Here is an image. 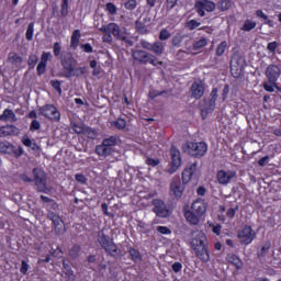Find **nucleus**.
<instances>
[{
  "mask_svg": "<svg viewBox=\"0 0 281 281\" xmlns=\"http://www.w3.org/2000/svg\"><path fill=\"white\" fill-rule=\"evenodd\" d=\"M60 65L63 67L61 76L64 78H79L87 74V67H77L78 60L74 58V55L69 52H64L60 56Z\"/></svg>",
  "mask_w": 281,
  "mask_h": 281,
  "instance_id": "nucleus-1",
  "label": "nucleus"
},
{
  "mask_svg": "<svg viewBox=\"0 0 281 281\" xmlns=\"http://www.w3.org/2000/svg\"><path fill=\"white\" fill-rule=\"evenodd\" d=\"M191 249L201 262H210V244L207 236L203 232H199L191 240Z\"/></svg>",
  "mask_w": 281,
  "mask_h": 281,
  "instance_id": "nucleus-2",
  "label": "nucleus"
},
{
  "mask_svg": "<svg viewBox=\"0 0 281 281\" xmlns=\"http://www.w3.org/2000/svg\"><path fill=\"white\" fill-rule=\"evenodd\" d=\"M99 32H102L104 35L102 37L103 43H113V36L116 41H123L124 43H131V40H128L127 36H125L124 33H122V29H120V25L116 23H109L108 25H103L99 29ZM113 36H112V35Z\"/></svg>",
  "mask_w": 281,
  "mask_h": 281,
  "instance_id": "nucleus-3",
  "label": "nucleus"
},
{
  "mask_svg": "<svg viewBox=\"0 0 281 281\" xmlns=\"http://www.w3.org/2000/svg\"><path fill=\"white\" fill-rule=\"evenodd\" d=\"M32 175L37 192L49 194L52 188L47 186V173L43 169L36 167L33 169Z\"/></svg>",
  "mask_w": 281,
  "mask_h": 281,
  "instance_id": "nucleus-4",
  "label": "nucleus"
},
{
  "mask_svg": "<svg viewBox=\"0 0 281 281\" xmlns=\"http://www.w3.org/2000/svg\"><path fill=\"white\" fill-rule=\"evenodd\" d=\"M218 98V89L214 88L211 91L210 99H204L200 102V111L202 115V120H205L210 113L216 109V100Z\"/></svg>",
  "mask_w": 281,
  "mask_h": 281,
  "instance_id": "nucleus-5",
  "label": "nucleus"
},
{
  "mask_svg": "<svg viewBox=\"0 0 281 281\" xmlns=\"http://www.w3.org/2000/svg\"><path fill=\"white\" fill-rule=\"evenodd\" d=\"M182 150L191 157H203L207 153V145L205 143L188 142L182 145Z\"/></svg>",
  "mask_w": 281,
  "mask_h": 281,
  "instance_id": "nucleus-6",
  "label": "nucleus"
},
{
  "mask_svg": "<svg viewBox=\"0 0 281 281\" xmlns=\"http://www.w3.org/2000/svg\"><path fill=\"white\" fill-rule=\"evenodd\" d=\"M98 243L109 254V256H115L117 255V245L113 243V239L104 234V231L98 232L97 237Z\"/></svg>",
  "mask_w": 281,
  "mask_h": 281,
  "instance_id": "nucleus-7",
  "label": "nucleus"
},
{
  "mask_svg": "<svg viewBox=\"0 0 281 281\" xmlns=\"http://www.w3.org/2000/svg\"><path fill=\"white\" fill-rule=\"evenodd\" d=\"M134 60H137L142 65H153L157 67V65H164V61H157V57L148 52L145 50H135L133 53Z\"/></svg>",
  "mask_w": 281,
  "mask_h": 281,
  "instance_id": "nucleus-8",
  "label": "nucleus"
},
{
  "mask_svg": "<svg viewBox=\"0 0 281 281\" xmlns=\"http://www.w3.org/2000/svg\"><path fill=\"white\" fill-rule=\"evenodd\" d=\"M184 190L186 184L181 182V178L179 176L173 177L169 188L170 196H175V199H181V196H183Z\"/></svg>",
  "mask_w": 281,
  "mask_h": 281,
  "instance_id": "nucleus-9",
  "label": "nucleus"
},
{
  "mask_svg": "<svg viewBox=\"0 0 281 281\" xmlns=\"http://www.w3.org/2000/svg\"><path fill=\"white\" fill-rule=\"evenodd\" d=\"M170 155L171 166L167 170V172H169V175H175V172L181 167V151L175 145H172L170 149Z\"/></svg>",
  "mask_w": 281,
  "mask_h": 281,
  "instance_id": "nucleus-10",
  "label": "nucleus"
},
{
  "mask_svg": "<svg viewBox=\"0 0 281 281\" xmlns=\"http://www.w3.org/2000/svg\"><path fill=\"white\" fill-rule=\"evenodd\" d=\"M0 153L21 157L23 155V147H15L10 142H0Z\"/></svg>",
  "mask_w": 281,
  "mask_h": 281,
  "instance_id": "nucleus-11",
  "label": "nucleus"
},
{
  "mask_svg": "<svg viewBox=\"0 0 281 281\" xmlns=\"http://www.w3.org/2000/svg\"><path fill=\"white\" fill-rule=\"evenodd\" d=\"M41 115H44V117H47L48 120H52L53 122H58L60 120V112H58V109L52 104H46L40 109Z\"/></svg>",
  "mask_w": 281,
  "mask_h": 281,
  "instance_id": "nucleus-12",
  "label": "nucleus"
},
{
  "mask_svg": "<svg viewBox=\"0 0 281 281\" xmlns=\"http://www.w3.org/2000/svg\"><path fill=\"white\" fill-rule=\"evenodd\" d=\"M190 91L191 98H194L195 100H201L202 95L205 94V83H203L201 80L194 81L191 85Z\"/></svg>",
  "mask_w": 281,
  "mask_h": 281,
  "instance_id": "nucleus-13",
  "label": "nucleus"
},
{
  "mask_svg": "<svg viewBox=\"0 0 281 281\" xmlns=\"http://www.w3.org/2000/svg\"><path fill=\"white\" fill-rule=\"evenodd\" d=\"M281 69L278 65H269L266 68V77L270 82H278L280 80Z\"/></svg>",
  "mask_w": 281,
  "mask_h": 281,
  "instance_id": "nucleus-14",
  "label": "nucleus"
},
{
  "mask_svg": "<svg viewBox=\"0 0 281 281\" xmlns=\"http://www.w3.org/2000/svg\"><path fill=\"white\" fill-rule=\"evenodd\" d=\"M252 232L251 226H245L238 232L237 237L239 238L241 245H249L254 240Z\"/></svg>",
  "mask_w": 281,
  "mask_h": 281,
  "instance_id": "nucleus-15",
  "label": "nucleus"
},
{
  "mask_svg": "<svg viewBox=\"0 0 281 281\" xmlns=\"http://www.w3.org/2000/svg\"><path fill=\"white\" fill-rule=\"evenodd\" d=\"M236 177V172L234 171H225V170H220L217 172V181L222 186H227L232 179Z\"/></svg>",
  "mask_w": 281,
  "mask_h": 281,
  "instance_id": "nucleus-16",
  "label": "nucleus"
},
{
  "mask_svg": "<svg viewBox=\"0 0 281 281\" xmlns=\"http://www.w3.org/2000/svg\"><path fill=\"white\" fill-rule=\"evenodd\" d=\"M196 172V162H193L189 165L183 171H182V183L183 186H187V183H190V180L192 179V176Z\"/></svg>",
  "mask_w": 281,
  "mask_h": 281,
  "instance_id": "nucleus-17",
  "label": "nucleus"
},
{
  "mask_svg": "<svg viewBox=\"0 0 281 281\" xmlns=\"http://www.w3.org/2000/svg\"><path fill=\"white\" fill-rule=\"evenodd\" d=\"M191 211L195 212L199 216H202L207 211V205L203 199L195 200L191 205Z\"/></svg>",
  "mask_w": 281,
  "mask_h": 281,
  "instance_id": "nucleus-18",
  "label": "nucleus"
},
{
  "mask_svg": "<svg viewBox=\"0 0 281 281\" xmlns=\"http://www.w3.org/2000/svg\"><path fill=\"white\" fill-rule=\"evenodd\" d=\"M21 133V130L14 125H7L0 127V137H8L10 135L16 136Z\"/></svg>",
  "mask_w": 281,
  "mask_h": 281,
  "instance_id": "nucleus-19",
  "label": "nucleus"
},
{
  "mask_svg": "<svg viewBox=\"0 0 281 281\" xmlns=\"http://www.w3.org/2000/svg\"><path fill=\"white\" fill-rule=\"evenodd\" d=\"M154 212L160 218H168V216H170V210L166 209V204H164V202H158L154 207Z\"/></svg>",
  "mask_w": 281,
  "mask_h": 281,
  "instance_id": "nucleus-20",
  "label": "nucleus"
},
{
  "mask_svg": "<svg viewBox=\"0 0 281 281\" xmlns=\"http://www.w3.org/2000/svg\"><path fill=\"white\" fill-rule=\"evenodd\" d=\"M63 272L65 273L67 281H76V273H74L71 266H69L66 260L63 261Z\"/></svg>",
  "mask_w": 281,
  "mask_h": 281,
  "instance_id": "nucleus-21",
  "label": "nucleus"
},
{
  "mask_svg": "<svg viewBox=\"0 0 281 281\" xmlns=\"http://www.w3.org/2000/svg\"><path fill=\"white\" fill-rule=\"evenodd\" d=\"M95 153L99 157H109V155H113V148L108 147L102 143L95 147Z\"/></svg>",
  "mask_w": 281,
  "mask_h": 281,
  "instance_id": "nucleus-22",
  "label": "nucleus"
},
{
  "mask_svg": "<svg viewBox=\"0 0 281 281\" xmlns=\"http://www.w3.org/2000/svg\"><path fill=\"white\" fill-rule=\"evenodd\" d=\"M184 216L191 225H199V221H201V215L196 214L194 211H187Z\"/></svg>",
  "mask_w": 281,
  "mask_h": 281,
  "instance_id": "nucleus-23",
  "label": "nucleus"
},
{
  "mask_svg": "<svg viewBox=\"0 0 281 281\" xmlns=\"http://www.w3.org/2000/svg\"><path fill=\"white\" fill-rule=\"evenodd\" d=\"M195 8H204L206 12H214V10H216V3L207 0H201L195 4Z\"/></svg>",
  "mask_w": 281,
  "mask_h": 281,
  "instance_id": "nucleus-24",
  "label": "nucleus"
},
{
  "mask_svg": "<svg viewBox=\"0 0 281 281\" xmlns=\"http://www.w3.org/2000/svg\"><path fill=\"white\" fill-rule=\"evenodd\" d=\"M11 120V122H16V114L10 109H5L3 113L0 115V122H8Z\"/></svg>",
  "mask_w": 281,
  "mask_h": 281,
  "instance_id": "nucleus-25",
  "label": "nucleus"
},
{
  "mask_svg": "<svg viewBox=\"0 0 281 281\" xmlns=\"http://www.w3.org/2000/svg\"><path fill=\"white\" fill-rule=\"evenodd\" d=\"M8 63H10V65H15L16 67H19V65L23 64V57H21V55L16 53H9Z\"/></svg>",
  "mask_w": 281,
  "mask_h": 281,
  "instance_id": "nucleus-26",
  "label": "nucleus"
},
{
  "mask_svg": "<svg viewBox=\"0 0 281 281\" xmlns=\"http://www.w3.org/2000/svg\"><path fill=\"white\" fill-rule=\"evenodd\" d=\"M226 260L231 265H234V267H236V269H238V270L243 269V261H240V258H238V256H236V255H228L226 257Z\"/></svg>",
  "mask_w": 281,
  "mask_h": 281,
  "instance_id": "nucleus-27",
  "label": "nucleus"
},
{
  "mask_svg": "<svg viewBox=\"0 0 281 281\" xmlns=\"http://www.w3.org/2000/svg\"><path fill=\"white\" fill-rule=\"evenodd\" d=\"M80 30H75L72 35H71V41H70V47L72 49H77L78 48V43H80Z\"/></svg>",
  "mask_w": 281,
  "mask_h": 281,
  "instance_id": "nucleus-28",
  "label": "nucleus"
},
{
  "mask_svg": "<svg viewBox=\"0 0 281 281\" xmlns=\"http://www.w3.org/2000/svg\"><path fill=\"white\" fill-rule=\"evenodd\" d=\"M256 16H258V19H262L265 21V25H268L269 27H274L273 20H269V15L265 14L262 10H257Z\"/></svg>",
  "mask_w": 281,
  "mask_h": 281,
  "instance_id": "nucleus-29",
  "label": "nucleus"
},
{
  "mask_svg": "<svg viewBox=\"0 0 281 281\" xmlns=\"http://www.w3.org/2000/svg\"><path fill=\"white\" fill-rule=\"evenodd\" d=\"M232 5H234L232 0H221L217 2V10H221V12H227Z\"/></svg>",
  "mask_w": 281,
  "mask_h": 281,
  "instance_id": "nucleus-30",
  "label": "nucleus"
},
{
  "mask_svg": "<svg viewBox=\"0 0 281 281\" xmlns=\"http://www.w3.org/2000/svg\"><path fill=\"white\" fill-rule=\"evenodd\" d=\"M22 144H24V146H26L27 148H31V150H41V147H38V145L30 139V137L27 136H24L22 138Z\"/></svg>",
  "mask_w": 281,
  "mask_h": 281,
  "instance_id": "nucleus-31",
  "label": "nucleus"
},
{
  "mask_svg": "<svg viewBox=\"0 0 281 281\" xmlns=\"http://www.w3.org/2000/svg\"><path fill=\"white\" fill-rule=\"evenodd\" d=\"M231 66L239 67L240 69H245V59L243 57L236 55L232 58Z\"/></svg>",
  "mask_w": 281,
  "mask_h": 281,
  "instance_id": "nucleus-32",
  "label": "nucleus"
},
{
  "mask_svg": "<svg viewBox=\"0 0 281 281\" xmlns=\"http://www.w3.org/2000/svg\"><path fill=\"white\" fill-rule=\"evenodd\" d=\"M135 30L138 34H148V25L144 24V22H140L139 20H136L135 22Z\"/></svg>",
  "mask_w": 281,
  "mask_h": 281,
  "instance_id": "nucleus-33",
  "label": "nucleus"
},
{
  "mask_svg": "<svg viewBox=\"0 0 281 281\" xmlns=\"http://www.w3.org/2000/svg\"><path fill=\"white\" fill-rule=\"evenodd\" d=\"M151 52L156 56H161V54H164V43L161 42L154 43L151 46Z\"/></svg>",
  "mask_w": 281,
  "mask_h": 281,
  "instance_id": "nucleus-34",
  "label": "nucleus"
},
{
  "mask_svg": "<svg viewBox=\"0 0 281 281\" xmlns=\"http://www.w3.org/2000/svg\"><path fill=\"white\" fill-rule=\"evenodd\" d=\"M81 249L82 248L80 247V245L78 244L74 245L72 248L69 250L70 258H72V260H76V258L80 256Z\"/></svg>",
  "mask_w": 281,
  "mask_h": 281,
  "instance_id": "nucleus-35",
  "label": "nucleus"
},
{
  "mask_svg": "<svg viewBox=\"0 0 281 281\" xmlns=\"http://www.w3.org/2000/svg\"><path fill=\"white\" fill-rule=\"evenodd\" d=\"M205 45H207V38L201 37L198 42L193 43L192 47L194 52H199V49H202Z\"/></svg>",
  "mask_w": 281,
  "mask_h": 281,
  "instance_id": "nucleus-36",
  "label": "nucleus"
},
{
  "mask_svg": "<svg viewBox=\"0 0 281 281\" xmlns=\"http://www.w3.org/2000/svg\"><path fill=\"white\" fill-rule=\"evenodd\" d=\"M130 256L134 262H142V254H139V250L131 248Z\"/></svg>",
  "mask_w": 281,
  "mask_h": 281,
  "instance_id": "nucleus-37",
  "label": "nucleus"
},
{
  "mask_svg": "<svg viewBox=\"0 0 281 281\" xmlns=\"http://www.w3.org/2000/svg\"><path fill=\"white\" fill-rule=\"evenodd\" d=\"M256 25H257L256 22H254L251 20H246L244 22V25H243L241 30L244 32H251V30L256 29Z\"/></svg>",
  "mask_w": 281,
  "mask_h": 281,
  "instance_id": "nucleus-38",
  "label": "nucleus"
},
{
  "mask_svg": "<svg viewBox=\"0 0 281 281\" xmlns=\"http://www.w3.org/2000/svg\"><path fill=\"white\" fill-rule=\"evenodd\" d=\"M102 144L111 148V146H115L117 144V136H110L109 138H104Z\"/></svg>",
  "mask_w": 281,
  "mask_h": 281,
  "instance_id": "nucleus-39",
  "label": "nucleus"
},
{
  "mask_svg": "<svg viewBox=\"0 0 281 281\" xmlns=\"http://www.w3.org/2000/svg\"><path fill=\"white\" fill-rule=\"evenodd\" d=\"M60 52H63V46H60V43L56 42L53 46V54L55 58H58L59 60L60 56H63V53L60 54Z\"/></svg>",
  "mask_w": 281,
  "mask_h": 281,
  "instance_id": "nucleus-40",
  "label": "nucleus"
},
{
  "mask_svg": "<svg viewBox=\"0 0 281 281\" xmlns=\"http://www.w3.org/2000/svg\"><path fill=\"white\" fill-rule=\"evenodd\" d=\"M61 16H67L69 14V0H61V9H60Z\"/></svg>",
  "mask_w": 281,
  "mask_h": 281,
  "instance_id": "nucleus-41",
  "label": "nucleus"
},
{
  "mask_svg": "<svg viewBox=\"0 0 281 281\" xmlns=\"http://www.w3.org/2000/svg\"><path fill=\"white\" fill-rule=\"evenodd\" d=\"M83 135H87L89 139H95L98 137V133L91 127H85Z\"/></svg>",
  "mask_w": 281,
  "mask_h": 281,
  "instance_id": "nucleus-42",
  "label": "nucleus"
},
{
  "mask_svg": "<svg viewBox=\"0 0 281 281\" xmlns=\"http://www.w3.org/2000/svg\"><path fill=\"white\" fill-rule=\"evenodd\" d=\"M37 63H38V56L31 54L27 59V65H29L30 69H34V67H36Z\"/></svg>",
  "mask_w": 281,
  "mask_h": 281,
  "instance_id": "nucleus-43",
  "label": "nucleus"
},
{
  "mask_svg": "<svg viewBox=\"0 0 281 281\" xmlns=\"http://www.w3.org/2000/svg\"><path fill=\"white\" fill-rule=\"evenodd\" d=\"M243 71H245V68H239L236 66H231V74L235 78H240L243 76Z\"/></svg>",
  "mask_w": 281,
  "mask_h": 281,
  "instance_id": "nucleus-44",
  "label": "nucleus"
},
{
  "mask_svg": "<svg viewBox=\"0 0 281 281\" xmlns=\"http://www.w3.org/2000/svg\"><path fill=\"white\" fill-rule=\"evenodd\" d=\"M186 38V35L177 34L176 36L172 37V45L173 47H179L181 43H183V40Z\"/></svg>",
  "mask_w": 281,
  "mask_h": 281,
  "instance_id": "nucleus-45",
  "label": "nucleus"
},
{
  "mask_svg": "<svg viewBox=\"0 0 281 281\" xmlns=\"http://www.w3.org/2000/svg\"><path fill=\"white\" fill-rule=\"evenodd\" d=\"M269 249H271V244L262 246V248L257 252L258 258H265L267 254H269Z\"/></svg>",
  "mask_w": 281,
  "mask_h": 281,
  "instance_id": "nucleus-46",
  "label": "nucleus"
},
{
  "mask_svg": "<svg viewBox=\"0 0 281 281\" xmlns=\"http://www.w3.org/2000/svg\"><path fill=\"white\" fill-rule=\"evenodd\" d=\"M26 41H32L34 38V22H31L26 30Z\"/></svg>",
  "mask_w": 281,
  "mask_h": 281,
  "instance_id": "nucleus-47",
  "label": "nucleus"
},
{
  "mask_svg": "<svg viewBox=\"0 0 281 281\" xmlns=\"http://www.w3.org/2000/svg\"><path fill=\"white\" fill-rule=\"evenodd\" d=\"M277 82H270L266 81L263 82V89L265 91H268V93H273L276 91Z\"/></svg>",
  "mask_w": 281,
  "mask_h": 281,
  "instance_id": "nucleus-48",
  "label": "nucleus"
},
{
  "mask_svg": "<svg viewBox=\"0 0 281 281\" xmlns=\"http://www.w3.org/2000/svg\"><path fill=\"white\" fill-rule=\"evenodd\" d=\"M112 126H115V128H119V131H122V128H126V120L119 119L112 123Z\"/></svg>",
  "mask_w": 281,
  "mask_h": 281,
  "instance_id": "nucleus-49",
  "label": "nucleus"
},
{
  "mask_svg": "<svg viewBox=\"0 0 281 281\" xmlns=\"http://www.w3.org/2000/svg\"><path fill=\"white\" fill-rule=\"evenodd\" d=\"M137 8V0H125L124 9L125 10H135Z\"/></svg>",
  "mask_w": 281,
  "mask_h": 281,
  "instance_id": "nucleus-50",
  "label": "nucleus"
},
{
  "mask_svg": "<svg viewBox=\"0 0 281 281\" xmlns=\"http://www.w3.org/2000/svg\"><path fill=\"white\" fill-rule=\"evenodd\" d=\"M225 49H227V42H222L216 48V56H223L225 54Z\"/></svg>",
  "mask_w": 281,
  "mask_h": 281,
  "instance_id": "nucleus-51",
  "label": "nucleus"
},
{
  "mask_svg": "<svg viewBox=\"0 0 281 281\" xmlns=\"http://www.w3.org/2000/svg\"><path fill=\"white\" fill-rule=\"evenodd\" d=\"M187 27L191 31L196 30V27H201V22L196 20H190L189 22H187Z\"/></svg>",
  "mask_w": 281,
  "mask_h": 281,
  "instance_id": "nucleus-52",
  "label": "nucleus"
},
{
  "mask_svg": "<svg viewBox=\"0 0 281 281\" xmlns=\"http://www.w3.org/2000/svg\"><path fill=\"white\" fill-rule=\"evenodd\" d=\"M46 69H47V64L40 61V64L37 65V76H43Z\"/></svg>",
  "mask_w": 281,
  "mask_h": 281,
  "instance_id": "nucleus-53",
  "label": "nucleus"
},
{
  "mask_svg": "<svg viewBox=\"0 0 281 281\" xmlns=\"http://www.w3.org/2000/svg\"><path fill=\"white\" fill-rule=\"evenodd\" d=\"M46 207L48 210V212H56V210H58V203H56V201L50 200V202H48V204H46Z\"/></svg>",
  "mask_w": 281,
  "mask_h": 281,
  "instance_id": "nucleus-54",
  "label": "nucleus"
},
{
  "mask_svg": "<svg viewBox=\"0 0 281 281\" xmlns=\"http://www.w3.org/2000/svg\"><path fill=\"white\" fill-rule=\"evenodd\" d=\"M50 85L53 89L59 93V95L63 93V88H60V82L58 80H52Z\"/></svg>",
  "mask_w": 281,
  "mask_h": 281,
  "instance_id": "nucleus-55",
  "label": "nucleus"
},
{
  "mask_svg": "<svg viewBox=\"0 0 281 281\" xmlns=\"http://www.w3.org/2000/svg\"><path fill=\"white\" fill-rule=\"evenodd\" d=\"M280 47V44L278 42H271L268 44L267 49L268 52H271V54H276V49Z\"/></svg>",
  "mask_w": 281,
  "mask_h": 281,
  "instance_id": "nucleus-56",
  "label": "nucleus"
},
{
  "mask_svg": "<svg viewBox=\"0 0 281 281\" xmlns=\"http://www.w3.org/2000/svg\"><path fill=\"white\" fill-rule=\"evenodd\" d=\"M168 38H170V32L166 29L161 30L160 34H159V40L160 41H168Z\"/></svg>",
  "mask_w": 281,
  "mask_h": 281,
  "instance_id": "nucleus-57",
  "label": "nucleus"
},
{
  "mask_svg": "<svg viewBox=\"0 0 281 281\" xmlns=\"http://www.w3.org/2000/svg\"><path fill=\"white\" fill-rule=\"evenodd\" d=\"M30 131H41V122H38L37 120H33L30 125Z\"/></svg>",
  "mask_w": 281,
  "mask_h": 281,
  "instance_id": "nucleus-58",
  "label": "nucleus"
},
{
  "mask_svg": "<svg viewBox=\"0 0 281 281\" xmlns=\"http://www.w3.org/2000/svg\"><path fill=\"white\" fill-rule=\"evenodd\" d=\"M105 8H106L108 12H110L111 14L117 13V7H115V4H113L112 2L106 3Z\"/></svg>",
  "mask_w": 281,
  "mask_h": 281,
  "instance_id": "nucleus-59",
  "label": "nucleus"
},
{
  "mask_svg": "<svg viewBox=\"0 0 281 281\" xmlns=\"http://www.w3.org/2000/svg\"><path fill=\"white\" fill-rule=\"evenodd\" d=\"M165 93H168V90H162V91L153 90L149 92V97L151 98V100H154V98H157L158 95H164Z\"/></svg>",
  "mask_w": 281,
  "mask_h": 281,
  "instance_id": "nucleus-60",
  "label": "nucleus"
},
{
  "mask_svg": "<svg viewBox=\"0 0 281 281\" xmlns=\"http://www.w3.org/2000/svg\"><path fill=\"white\" fill-rule=\"evenodd\" d=\"M55 234H65V224L61 222L60 224H57V226H54Z\"/></svg>",
  "mask_w": 281,
  "mask_h": 281,
  "instance_id": "nucleus-61",
  "label": "nucleus"
},
{
  "mask_svg": "<svg viewBox=\"0 0 281 281\" xmlns=\"http://www.w3.org/2000/svg\"><path fill=\"white\" fill-rule=\"evenodd\" d=\"M140 45L144 49H147L148 52H151L153 49V44L149 43L148 41L142 40Z\"/></svg>",
  "mask_w": 281,
  "mask_h": 281,
  "instance_id": "nucleus-62",
  "label": "nucleus"
},
{
  "mask_svg": "<svg viewBox=\"0 0 281 281\" xmlns=\"http://www.w3.org/2000/svg\"><path fill=\"white\" fill-rule=\"evenodd\" d=\"M157 232L165 235L172 234V231H170V228H168L167 226H158Z\"/></svg>",
  "mask_w": 281,
  "mask_h": 281,
  "instance_id": "nucleus-63",
  "label": "nucleus"
},
{
  "mask_svg": "<svg viewBox=\"0 0 281 281\" xmlns=\"http://www.w3.org/2000/svg\"><path fill=\"white\" fill-rule=\"evenodd\" d=\"M75 179H76V181H78V183H87V177H85V175H82V173H77L76 176H75Z\"/></svg>",
  "mask_w": 281,
  "mask_h": 281,
  "instance_id": "nucleus-64",
  "label": "nucleus"
}]
</instances>
